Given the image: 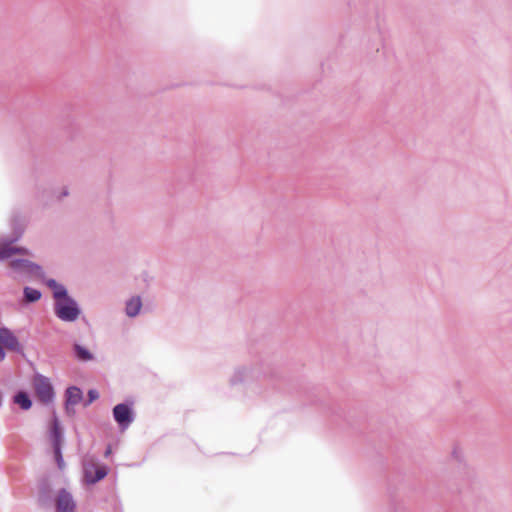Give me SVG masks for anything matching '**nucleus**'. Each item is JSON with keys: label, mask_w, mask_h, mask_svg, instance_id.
Returning <instances> with one entry per match:
<instances>
[{"label": "nucleus", "mask_w": 512, "mask_h": 512, "mask_svg": "<svg viewBox=\"0 0 512 512\" xmlns=\"http://www.w3.org/2000/svg\"><path fill=\"white\" fill-rule=\"evenodd\" d=\"M68 194H69L68 189L64 188L60 196L64 197V196H67Z\"/></svg>", "instance_id": "21"}, {"label": "nucleus", "mask_w": 512, "mask_h": 512, "mask_svg": "<svg viewBox=\"0 0 512 512\" xmlns=\"http://www.w3.org/2000/svg\"><path fill=\"white\" fill-rule=\"evenodd\" d=\"M108 474L106 465L90 464L84 467V475L88 484H95L104 479Z\"/></svg>", "instance_id": "9"}, {"label": "nucleus", "mask_w": 512, "mask_h": 512, "mask_svg": "<svg viewBox=\"0 0 512 512\" xmlns=\"http://www.w3.org/2000/svg\"><path fill=\"white\" fill-rule=\"evenodd\" d=\"M13 402L20 406L24 411L29 410L32 407V400L26 391H18L13 396Z\"/></svg>", "instance_id": "13"}, {"label": "nucleus", "mask_w": 512, "mask_h": 512, "mask_svg": "<svg viewBox=\"0 0 512 512\" xmlns=\"http://www.w3.org/2000/svg\"><path fill=\"white\" fill-rule=\"evenodd\" d=\"M10 267L12 270H14L16 273H18L21 276H34L39 278L40 280H45V272L37 263H34L30 260L23 259V258H17L13 259L10 262Z\"/></svg>", "instance_id": "3"}, {"label": "nucleus", "mask_w": 512, "mask_h": 512, "mask_svg": "<svg viewBox=\"0 0 512 512\" xmlns=\"http://www.w3.org/2000/svg\"><path fill=\"white\" fill-rule=\"evenodd\" d=\"M262 372L255 367L241 366L235 369L230 378L231 385L245 383L249 380H254L260 377Z\"/></svg>", "instance_id": "6"}, {"label": "nucleus", "mask_w": 512, "mask_h": 512, "mask_svg": "<svg viewBox=\"0 0 512 512\" xmlns=\"http://www.w3.org/2000/svg\"><path fill=\"white\" fill-rule=\"evenodd\" d=\"M451 455L458 462L463 460V452L459 447H454Z\"/></svg>", "instance_id": "19"}, {"label": "nucleus", "mask_w": 512, "mask_h": 512, "mask_svg": "<svg viewBox=\"0 0 512 512\" xmlns=\"http://www.w3.org/2000/svg\"><path fill=\"white\" fill-rule=\"evenodd\" d=\"M55 461L57 463V466L60 470H62L65 467V462L62 455V448L61 447H54L53 448Z\"/></svg>", "instance_id": "17"}, {"label": "nucleus", "mask_w": 512, "mask_h": 512, "mask_svg": "<svg viewBox=\"0 0 512 512\" xmlns=\"http://www.w3.org/2000/svg\"><path fill=\"white\" fill-rule=\"evenodd\" d=\"M45 283L53 292L54 302H58L70 296L66 287L63 284L58 283L55 279H48Z\"/></svg>", "instance_id": "11"}, {"label": "nucleus", "mask_w": 512, "mask_h": 512, "mask_svg": "<svg viewBox=\"0 0 512 512\" xmlns=\"http://www.w3.org/2000/svg\"><path fill=\"white\" fill-rule=\"evenodd\" d=\"M53 309L56 317L64 322L76 321L82 312L77 301L71 296L54 302Z\"/></svg>", "instance_id": "1"}, {"label": "nucleus", "mask_w": 512, "mask_h": 512, "mask_svg": "<svg viewBox=\"0 0 512 512\" xmlns=\"http://www.w3.org/2000/svg\"><path fill=\"white\" fill-rule=\"evenodd\" d=\"M52 447H61L62 445V431L57 417H54L53 426L50 432Z\"/></svg>", "instance_id": "15"}, {"label": "nucleus", "mask_w": 512, "mask_h": 512, "mask_svg": "<svg viewBox=\"0 0 512 512\" xmlns=\"http://www.w3.org/2000/svg\"><path fill=\"white\" fill-rule=\"evenodd\" d=\"M65 411L68 415L75 413L74 406L79 404L83 399V392L77 386H69L65 390Z\"/></svg>", "instance_id": "8"}, {"label": "nucleus", "mask_w": 512, "mask_h": 512, "mask_svg": "<svg viewBox=\"0 0 512 512\" xmlns=\"http://www.w3.org/2000/svg\"><path fill=\"white\" fill-rule=\"evenodd\" d=\"M99 398V393L97 390L95 389H90L88 391V399L84 402V406L87 407L89 406L92 402H94L95 400H97Z\"/></svg>", "instance_id": "18"}, {"label": "nucleus", "mask_w": 512, "mask_h": 512, "mask_svg": "<svg viewBox=\"0 0 512 512\" xmlns=\"http://www.w3.org/2000/svg\"><path fill=\"white\" fill-rule=\"evenodd\" d=\"M76 504L70 492L65 488L59 491L56 508L58 512H74Z\"/></svg>", "instance_id": "10"}, {"label": "nucleus", "mask_w": 512, "mask_h": 512, "mask_svg": "<svg viewBox=\"0 0 512 512\" xmlns=\"http://www.w3.org/2000/svg\"><path fill=\"white\" fill-rule=\"evenodd\" d=\"M73 355L81 362H88L94 359L93 353L79 343L73 344Z\"/></svg>", "instance_id": "12"}, {"label": "nucleus", "mask_w": 512, "mask_h": 512, "mask_svg": "<svg viewBox=\"0 0 512 512\" xmlns=\"http://www.w3.org/2000/svg\"><path fill=\"white\" fill-rule=\"evenodd\" d=\"M142 307L140 296H135L126 302L125 313L129 317H135L139 314Z\"/></svg>", "instance_id": "14"}, {"label": "nucleus", "mask_w": 512, "mask_h": 512, "mask_svg": "<svg viewBox=\"0 0 512 512\" xmlns=\"http://www.w3.org/2000/svg\"><path fill=\"white\" fill-rule=\"evenodd\" d=\"M110 452H111V449H110V447H109V448H107V450H106V452H105V456H108V455L110 454Z\"/></svg>", "instance_id": "22"}, {"label": "nucleus", "mask_w": 512, "mask_h": 512, "mask_svg": "<svg viewBox=\"0 0 512 512\" xmlns=\"http://www.w3.org/2000/svg\"><path fill=\"white\" fill-rule=\"evenodd\" d=\"M6 353L4 347L0 344V362L5 359Z\"/></svg>", "instance_id": "20"}, {"label": "nucleus", "mask_w": 512, "mask_h": 512, "mask_svg": "<svg viewBox=\"0 0 512 512\" xmlns=\"http://www.w3.org/2000/svg\"><path fill=\"white\" fill-rule=\"evenodd\" d=\"M113 417L122 430L127 429L134 420L131 404L119 403L113 408Z\"/></svg>", "instance_id": "5"}, {"label": "nucleus", "mask_w": 512, "mask_h": 512, "mask_svg": "<svg viewBox=\"0 0 512 512\" xmlns=\"http://www.w3.org/2000/svg\"><path fill=\"white\" fill-rule=\"evenodd\" d=\"M42 293L40 290L26 286L23 289V299L26 303H34L41 299Z\"/></svg>", "instance_id": "16"}, {"label": "nucleus", "mask_w": 512, "mask_h": 512, "mask_svg": "<svg viewBox=\"0 0 512 512\" xmlns=\"http://www.w3.org/2000/svg\"><path fill=\"white\" fill-rule=\"evenodd\" d=\"M23 234L22 229H16L13 236L0 237V261L9 258L13 254H29L28 249L24 247H12L11 245L17 242Z\"/></svg>", "instance_id": "4"}, {"label": "nucleus", "mask_w": 512, "mask_h": 512, "mask_svg": "<svg viewBox=\"0 0 512 512\" xmlns=\"http://www.w3.org/2000/svg\"><path fill=\"white\" fill-rule=\"evenodd\" d=\"M0 344L4 348L12 352H23L22 344L19 342L18 338L12 333V331L7 327L0 328Z\"/></svg>", "instance_id": "7"}, {"label": "nucleus", "mask_w": 512, "mask_h": 512, "mask_svg": "<svg viewBox=\"0 0 512 512\" xmlns=\"http://www.w3.org/2000/svg\"><path fill=\"white\" fill-rule=\"evenodd\" d=\"M34 392L38 400L44 405L54 402L55 391L50 379L40 373H36L32 380Z\"/></svg>", "instance_id": "2"}]
</instances>
